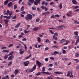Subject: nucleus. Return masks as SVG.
Returning a JSON list of instances; mask_svg holds the SVG:
<instances>
[{
  "label": "nucleus",
  "instance_id": "obj_1",
  "mask_svg": "<svg viewBox=\"0 0 79 79\" xmlns=\"http://www.w3.org/2000/svg\"><path fill=\"white\" fill-rule=\"evenodd\" d=\"M25 19L27 21H29L30 20H32V15L30 14H28L27 15V16L25 17Z\"/></svg>",
  "mask_w": 79,
  "mask_h": 79
},
{
  "label": "nucleus",
  "instance_id": "obj_2",
  "mask_svg": "<svg viewBox=\"0 0 79 79\" xmlns=\"http://www.w3.org/2000/svg\"><path fill=\"white\" fill-rule=\"evenodd\" d=\"M42 0H36L35 1V2H34V5H36V6H37L38 5V4H40V1Z\"/></svg>",
  "mask_w": 79,
  "mask_h": 79
},
{
  "label": "nucleus",
  "instance_id": "obj_3",
  "mask_svg": "<svg viewBox=\"0 0 79 79\" xmlns=\"http://www.w3.org/2000/svg\"><path fill=\"white\" fill-rule=\"evenodd\" d=\"M36 63L37 64H38V66L39 68H40L41 65H43V64L40 63L39 61H38L37 60H36Z\"/></svg>",
  "mask_w": 79,
  "mask_h": 79
},
{
  "label": "nucleus",
  "instance_id": "obj_4",
  "mask_svg": "<svg viewBox=\"0 0 79 79\" xmlns=\"http://www.w3.org/2000/svg\"><path fill=\"white\" fill-rule=\"evenodd\" d=\"M29 61H25L23 62L24 65L25 66H28V64H29Z\"/></svg>",
  "mask_w": 79,
  "mask_h": 79
},
{
  "label": "nucleus",
  "instance_id": "obj_5",
  "mask_svg": "<svg viewBox=\"0 0 79 79\" xmlns=\"http://www.w3.org/2000/svg\"><path fill=\"white\" fill-rule=\"evenodd\" d=\"M70 74L71 75H70V72L68 71L67 74V76L68 77H69V76L70 75V77H73V75H72V72H70Z\"/></svg>",
  "mask_w": 79,
  "mask_h": 79
},
{
  "label": "nucleus",
  "instance_id": "obj_6",
  "mask_svg": "<svg viewBox=\"0 0 79 79\" xmlns=\"http://www.w3.org/2000/svg\"><path fill=\"white\" fill-rule=\"evenodd\" d=\"M13 5V2H11L7 4V7L9 8V7H12V5Z\"/></svg>",
  "mask_w": 79,
  "mask_h": 79
},
{
  "label": "nucleus",
  "instance_id": "obj_7",
  "mask_svg": "<svg viewBox=\"0 0 79 79\" xmlns=\"http://www.w3.org/2000/svg\"><path fill=\"white\" fill-rule=\"evenodd\" d=\"M64 27H65V26H64L63 25L59 26L58 28L59 30L60 31V30H61V29H63Z\"/></svg>",
  "mask_w": 79,
  "mask_h": 79
},
{
  "label": "nucleus",
  "instance_id": "obj_8",
  "mask_svg": "<svg viewBox=\"0 0 79 79\" xmlns=\"http://www.w3.org/2000/svg\"><path fill=\"white\" fill-rule=\"evenodd\" d=\"M14 57V56H13L11 55L8 57V60H12V59H13Z\"/></svg>",
  "mask_w": 79,
  "mask_h": 79
},
{
  "label": "nucleus",
  "instance_id": "obj_9",
  "mask_svg": "<svg viewBox=\"0 0 79 79\" xmlns=\"http://www.w3.org/2000/svg\"><path fill=\"white\" fill-rule=\"evenodd\" d=\"M10 1V0H6L4 2V5H6L8 3V2Z\"/></svg>",
  "mask_w": 79,
  "mask_h": 79
},
{
  "label": "nucleus",
  "instance_id": "obj_10",
  "mask_svg": "<svg viewBox=\"0 0 79 79\" xmlns=\"http://www.w3.org/2000/svg\"><path fill=\"white\" fill-rule=\"evenodd\" d=\"M41 73H43V74H47V75H50L51 74V73H49L48 72H42Z\"/></svg>",
  "mask_w": 79,
  "mask_h": 79
},
{
  "label": "nucleus",
  "instance_id": "obj_11",
  "mask_svg": "<svg viewBox=\"0 0 79 79\" xmlns=\"http://www.w3.org/2000/svg\"><path fill=\"white\" fill-rule=\"evenodd\" d=\"M54 73L56 74H63V73L62 72H54Z\"/></svg>",
  "mask_w": 79,
  "mask_h": 79
},
{
  "label": "nucleus",
  "instance_id": "obj_12",
  "mask_svg": "<svg viewBox=\"0 0 79 79\" xmlns=\"http://www.w3.org/2000/svg\"><path fill=\"white\" fill-rule=\"evenodd\" d=\"M41 8L44 9V10H45V11H48V9L44 6H41Z\"/></svg>",
  "mask_w": 79,
  "mask_h": 79
},
{
  "label": "nucleus",
  "instance_id": "obj_13",
  "mask_svg": "<svg viewBox=\"0 0 79 79\" xmlns=\"http://www.w3.org/2000/svg\"><path fill=\"white\" fill-rule=\"evenodd\" d=\"M19 54H21V55H23V53H24V51H23L22 49H20L19 50Z\"/></svg>",
  "mask_w": 79,
  "mask_h": 79
},
{
  "label": "nucleus",
  "instance_id": "obj_14",
  "mask_svg": "<svg viewBox=\"0 0 79 79\" xmlns=\"http://www.w3.org/2000/svg\"><path fill=\"white\" fill-rule=\"evenodd\" d=\"M70 43V41H69L67 40L65 43L63 44L64 45H66L68 44H69Z\"/></svg>",
  "mask_w": 79,
  "mask_h": 79
},
{
  "label": "nucleus",
  "instance_id": "obj_15",
  "mask_svg": "<svg viewBox=\"0 0 79 79\" xmlns=\"http://www.w3.org/2000/svg\"><path fill=\"white\" fill-rule=\"evenodd\" d=\"M19 73V71L18 69H16L15 71V75L18 74V73Z\"/></svg>",
  "mask_w": 79,
  "mask_h": 79
},
{
  "label": "nucleus",
  "instance_id": "obj_16",
  "mask_svg": "<svg viewBox=\"0 0 79 79\" xmlns=\"http://www.w3.org/2000/svg\"><path fill=\"white\" fill-rule=\"evenodd\" d=\"M38 30L39 27H37L34 28L33 29V31H37Z\"/></svg>",
  "mask_w": 79,
  "mask_h": 79
},
{
  "label": "nucleus",
  "instance_id": "obj_17",
  "mask_svg": "<svg viewBox=\"0 0 79 79\" xmlns=\"http://www.w3.org/2000/svg\"><path fill=\"white\" fill-rule=\"evenodd\" d=\"M5 77H2V79H9V77H8V75L6 76Z\"/></svg>",
  "mask_w": 79,
  "mask_h": 79
},
{
  "label": "nucleus",
  "instance_id": "obj_18",
  "mask_svg": "<svg viewBox=\"0 0 79 79\" xmlns=\"http://www.w3.org/2000/svg\"><path fill=\"white\" fill-rule=\"evenodd\" d=\"M9 13H10V10H7V12L6 13H4V15H8V14H9Z\"/></svg>",
  "mask_w": 79,
  "mask_h": 79
},
{
  "label": "nucleus",
  "instance_id": "obj_19",
  "mask_svg": "<svg viewBox=\"0 0 79 79\" xmlns=\"http://www.w3.org/2000/svg\"><path fill=\"white\" fill-rule=\"evenodd\" d=\"M8 55H5L4 56V60H6L7 58H8Z\"/></svg>",
  "mask_w": 79,
  "mask_h": 79
},
{
  "label": "nucleus",
  "instance_id": "obj_20",
  "mask_svg": "<svg viewBox=\"0 0 79 79\" xmlns=\"http://www.w3.org/2000/svg\"><path fill=\"white\" fill-rule=\"evenodd\" d=\"M72 3H73L74 5H76V4H77V2L76 0H72Z\"/></svg>",
  "mask_w": 79,
  "mask_h": 79
},
{
  "label": "nucleus",
  "instance_id": "obj_21",
  "mask_svg": "<svg viewBox=\"0 0 79 79\" xmlns=\"http://www.w3.org/2000/svg\"><path fill=\"white\" fill-rule=\"evenodd\" d=\"M37 67V65H35L32 68V69L33 71H35V69H36V67Z\"/></svg>",
  "mask_w": 79,
  "mask_h": 79
},
{
  "label": "nucleus",
  "instance_id": "obj_22",
  "mask_svg": "<svg viewBox=\"0 0 79 79\" xmlns=\"http://www.w3.org/2000/svg\"><path fill=\"white\" fill-rule=\"evenodd\" d=\"M53 39H54V40H58V38H57V37L55 36V35H54V36L53 37Z\"/></svg>",
  "mask_w": 79,
  "mask_h": 79
},
{
  "label": "nucleus",
  "instance_id": "obj_23",
  "mask_svg": "<svg viewBox=\"0 0 79 79\" xmlns=\"http://www.w3.org/2000/svg\"><path fill=\"white\" fill-rule=\"evenodd\" d=\"M37 41L39 43H40V42H41V38L38 37L37 39Z\"/></svg>",
  "mask_w": 79,
  "mask_h": 79
},
{
  "label": "nucleus",
  "instance_id": "obj_24",
  "mask_svg": "<svg viewBox=\"0 0 79 79\" xmlns=\"http://www.w3.org/2000/svg\"><path fill=\"white\" fill-rule=\"evenodd\" d=\"M20 25H21V23H18V24L17 25H16L15 26V28H17L18 27H19V26H20Z\"/></svg>",
  "mask_w": 79,
  "mask_h": 79
},
{
  "label": "nucleus",
  "instance_id": "obj_25",
  "mask_svg": "<svg viewBox=\"0 0 79 79\" xmlns=\"http://www.w3.org/2000/svg\"><path fill=\"white\" fill-rule=\"evenodd\" d=\"M62 8H63V6H62V3H61L59 5V8L60 9H61Z\"/></svg>",
  "mask_w": 79,
  "mask_h": 79
},
{
  "label": "nucleus",
  "instance_id": "obj_26",
  "mask_svg": "<svg viewBox=\"0 0 79 79\" xmlns=\"http://www.w3.org/2000/svg\"><path fill=\"white\" fill-rule=\"evenodd\" d=\"M66 41V40L65 39H62L60 41V43H63L64 42Z\"/></svg>",
  "mask_w": 79,
  "mask_h": 79
},
{
  "label": "nucleus",
  "instance_id": "obj_27",
  "mask_svg": "<svg viewBox=\"0 0 79 79\" xmlns=\"http://www.w3.org/2000/svg\"><path fill=\"white\" fill-rule=\"evenodd\" d=\"M12 63H13V62L11 61L9 62V64H8V66H11V64H12Z\"/></svg>",
  "mask_w": 79,
  "mask_h": 79
},
{
  "label": "nucleus",
  "instance_id": "obj_28",
  "mask_svg": "<svg viewBox=\"0 0 79 79\" xmlns=\"http://www.w3.org/2000/svg\"><path fill=\"white\" fill-rule=\"evenodd\" d=\"M24 6H22L21 8V11H24Z\"/></svg>",
  "mask_w": 79,
  "mask_h": 79
},
{
  "label": "nucleus",
  "instance_id": "obj_29",
  "mask_svg": "<svg viewBox=\"0 0 79 79\" xmlns=\"http://www.w3.org/2000/svg\"><path fill=\"white\" fill-rule=\"evenodd\" d=\"M74 61H76V63H79V60L78 59H74L73 60Z\"/></svg>",
  "mask_w": 79,
  "mask_h": 79
},
{
  "label": "nucleus",
  "instance_id": "obj_30",
  "mask_svg": "<svg viewBox=\"0 0 79 79\" xmlns=\"http://www.w3.org/2000/svg\"><path fill=\"white\" fill-rule=\"evenodd\" d=\"M14 53V52L12 51L8 55L9 56H10V55H13Z\"/></svg>",
  "mask_w": 79,
  "mask_h": 79
},
{
  "label": "nucleus",
  "instance_id": "obj_31",
  "mask_svg": "<svg viewBox=\"0 0 79 79\" xmlns=\"http://www.w3.org/2000/svg\"><path fill=\"white\" fill-rule=\"evenodd\" d=\"M4 21L5 24H8L9 21L8 20L5 19Z\"/></svg>",
  "mask_w": 79,
  "mask_h": 79
},
{
  "label": "nucleus",
  "instance_id": "obj_32",
  "mask_svg": "<svg viewBox=\"0 0 79 79\" xmlns=\"http://www.w3.org/2000/svg\"><path fill=\"white\" fill-rule=\"evenodd\" d=\"M17 8V5H16V4H15V5H14V10H16Z\"/></svg>",
  "mask_w": 79,
  "mask_h": 79
},
{
  "label": "nucleus",
  "instance_id": "obj_33",
  "mask_svg": "<svg viewBox=\"0 0 79 79\" xmlns=\"http://www.w3.org/2000/svg\"><path fill=\"white\" fill-rule=\"evenodd\" d=\"M75 55L76 57H79V53H75Z\"/></svg>",
  "mask_w": 79,
  "mask_h": 79
},
{
  "label": "nucleus",
  "instance_id": "obj_34",
  "mask_svg": "<svg viewBox=\"0 0 79 79\" xmlns=\"http://www.w3.org/2000/svg\"><path fill=\"white\" fill-rule=\"evenodd\" d=\"M13 45H14L13 44H9L8 47H9V48H10V47H13Z\"/></svg>",
  "mask_w": 79,
  "mask_h": 79
},
{
  "label": "nucleus",
  "instance_id": "obj_35",
  "mask_svg": "<svg viewBox=\"0 0 79 79\" xmlns=\"http://www.w3.org/2000/svg\"><path fill=\"white\" fill-rule=\"evenodd\" d=\"M50 60H52V61H54V60H55V59L54 58V57H50Z\"/></svg>",
  "mask_w": 79,
  "mask_h": 79
},
{
  "label": "nucleus",
  "instance_id": "obj_36",
  "mask_svg": "<svg viewBox=\"0 0 79 79\" xmlns=\"http://www.w3.org/2000/svg\"><path fill=\"white\" fill-rule=\"evenodd\" d=\"M78 42H79V39L77 40L75 43V45H77V43H78Z\"/></svg>",
  "mask_w": 79,
  "mask_h": 79
},
{
  "label": "nucleus",
  "instance_id": "obj_37",
  "mask_svg": "<svg viewBox=\"0 0 79 79\" xmlns=\"http://www.w3.org/2000/svg\"><path fill=\"white\" fill-rule=\"evenodd\" d=\"M28 1H29V2H30L31 3H32L34 2V0H29Z\"/></svg>",
  "mask_w": 79,
  "mask_h": 79
},
{
  "label": "nucleus",
  "instance_id": "obj_38",
  "mask_svg": "<svg viewBox=\"0 0 79 79\" xmlns=\"http://www.w3.org/2000/svg\"><path fill=\"white\" fill-rule=\"evenodd\" d=\"M49 31L50 32V33L51 34H54V32H53L52 31V30H49Z\"/></svg>",
  "mask_w": 79,
  "mask_h": 79
},
{
  "label": "nucleus",
  "instance_id": "obj_39",
  "mask_svg": "<svg viewBox=\"0 0 79 79\" xmlns=\"http://www.w3.org/2000/svg\"><path fill=\"white\" fill-rule=\"evenodd\" d=\"M66 15H67V16L70 17H71L72 16V15H71L69 14V13H67Z\"/></svg>",
  "mask_w": 79,
  "mask_h": 79
},
{
  "label": "nucleus",
  "instance_id": "obj_40",
  "mask_svg": "<svg viewBox=\"0 0 79 79\" xmlns=\"http://www.w3.org/2000/svg\"><path fill=\"white\" fill-rule=\"evenodd\" d=\"M50 13L49 11H46L45 12V14L46 15H49Z\"/></svg>",
  "mask_w": 79,
  "mask_h": 79
},
{
  "label": "nucleus",
  "instance_id": "obj_41",
  "mask_svg": "<svg viewBox=\"0 0 79 79\" xmlns=\"http://www.w3.org/2000/svg\"><path fill=\"white\" fill-rule=\"evenodd\" d=\"M31 57V55H29L28 56L26 57V60H27V59H28L29 58H30V57Z\"/></svg>",
  "mask_w": 79,
  "mask_h": 79
},
{
  "label": "nucleus",
  "instance_id": "obj_42",
  "mask_svg": "<svg viewBox=\"0 0 79 79\" xmlns=\"http://www.w3.org/2000/svg\"><path fill=\"white\" fill-rule=\"evenodd\" d=\"M22 41H26V40H27V39H26V38H23L22 39Z\"/></svg>",
  "mask_w": 79,
  "mask_h": 79
},
{
  "label": "nucleus",
  "instance_id": "obj_43",
  "mask_svg": "<svg viewBox=\"0 0 79 79\" xmlns=\"http://www.w3.org/2000/svg\"><path fill=\"white\" fill-rule=\"evenodd\" d=\"M24 33H25V34H27V33H29V31H27L26 30H25L24 31Z\"/></svg>",
  "mask_w": 79,
  "mask_h": 79
},
{
  "label": "nucleus",
  "instance_id": "obj_44",
  "mask_svg": "<svg viewBox=\"0 0 79 79\" xmlns=\"http://www.w3.org/2000/svg\"><path fill=\"white\" fill-rule=\"evenodd\" d=\"M77 33H78V32H77V31H76L75 32H74V34L76 35H78V34H77Z\"/></svg>",
  "mask_w": 79,
  "mask_h": 79
},
{
  "label": "nucleus",
  "instance_id": "obj_45",
  "mask_svg": "<svg viewBox=\"0 0 79 79\" xmlns=\"http://www.w3.org/2000/svg\"><path fill=\"white\" fill-rule=\"evenodd\" d=\"M40 74H41V73L40 72L36 74V76H40Z\"/></svg>",
  "mask_w": 79,
  "mask_h": 79
},
{
  "label": "nucleus",
  "instance_id": "obj_46",
  "mask_svg": "<svg viewBox=\"0 0 79 79\" xmlns=\"http://www.w3.org/2000/svg\"><path fill=\"white\" fill-rule=\"evenodd\" d=\"M54 35H55V36H56V37H58V34L56 32L55 33H54Z\"/></svg>",
  "mask_w": 79,
  "mask_h": 79
},
{
  "label": "nucleus",
  "instance_id": "obj_47",
  "mask_svg": "<svg viewBox=\"0 0 79 79\" xmlns=\"http://www.w3.org/2000/svg\"><path fill=\"white\" fill-rule=\"evenodd\" d=\"M54 55H56L57 54V53H58V52L55 51L54 52Z\"/></svg>",
  "mask_w": 79,
  "mask_h": 79
},
{
  "label": "nucleus",
  "instance_id": "obj_48",
  "mask_svg": "<svg viewBox=\"0 0 79 79\" xmlns=\"http://www.w3.org/2000/svg\"><path fill=\"white\" fill-rule=\"evenodd\" d=\"M16 18H17L16 16L15 15V16H14V17H13L12 19H16Z\"/></svg>",
  "mask_w": 79,
  "mask_h": 79
},
{
  "label": "nucleus",
  "instance_id": "obj_49",
  "mask_svg": "<svg viewBox=\"0 0 79 79\" xmlns=\"http://www.w3.org/2000/svg\"><path fill=\"white\" fill-rule=\"evenodd\" d=\"M1 50H3V49H6V47H3L2 48H1Z\"/></svg>",
  "mask_w": 79,
  "mask_h": 79
},
{
  "label": "nucleus",
  "instance_id": "obj_50",
  "mask_svg": "<svg viewBox=\"0 0 79 79\" xmlns=\"http://www.w3.org/2000/svg\"><path fill=\"white\" fill-rule=\"evenodd\" d=\"M75 9H77V8H79V6H76L74 7Z\"/></svg>",
  "mask_w": 79,
  "mask_h": 79
},
{
  "label": "nucleus",
  "instance_id": "obj_51",
  "mask_svg": "<svg viewBox=\"0 0 79 79\" xmlns=\"http://www.w3.org/2000/svg\"><path fill=\"white\" fill-rule=\"evenodd\" d=\"M79 68V66L78 65H77L76 67V69H78Z\"/></svg>",
  "mask_w": 79,
  "mask_h": 79
},
{
  "label": "nucleus",
  "instance_id": "obj_52",
  "mask_svg": "<svg viewBox=\"0 0 79 79\" xmlns=\"http://www.w3.org/2000/svg\"><path fill=\"white\" fill-rule=\"evenodd\" d=\"M39 21H40V19L38 18V19H36V22H39Z\"/></svg>",
  "mask_w": 79,
  "mask_h": 79
},
{
  "label": "nucleus",
  "instance_id": "obj_53",
  "mask_svg": "<svg viewBox=\"0 0 79 79\" xmlns=\"http://www.w3.org/2000/svg\"><path fill=\"white\" fill-rule=\"evenodd\" d=\"M45 67H43L42 68V71H45Z\"/></svg>",
  "mask_w": 79,
  "mask_h": 79
},
{
  "label": "nucleus",
  "instance_id": "obj_54",
  "mask_svg": "<svg viewBox=\"0 0 79 79\" xmlns=\"http://www.w3.org/2000/svg\"><path fill=\"white\" fill-rule=\"evenodd\" d=\"M23 37V36L22 35H19L18 36V38L21 39V37Z\"/></svg>",
  "mask_w": 79,
  "mask_h": 79
},
{
  "label": "nucleus",
  "instance_id": "obj_55",
  "mask_svg": "<svg viewBox=\"0 0 79 79\" xmlns=\"http://www.w3.org/2000/svg\"><path fill=\"white\" fill-rule=\"evenodd\" d=\"M45 42H46L47 43H50V42H49V40L47 39L46 41H45Z\"/></svg>",
  "mask_w": 79,
  "mask_h": 79
},
{
  "label": "nucleus",
  "instance_id": "obj_56",
  "mask_svg": "<svg viewBox=\"0 0 79 79\" xmlns=\"http://www.w3.org/2000/svg\"><path fill=\"white\" fill-rule=\"evenodd\" d=\"M11 18V17L8 16L7 17V19H10Z\"/></svg>",
  "mask_w": 79,
  "mask_h": 79
},
{
  "label": "nucleus",
  "instance_id": "obj_57",
  "mask_svg": "<svg viewBox=\"0 0 79 79\" xmlns=\"http://www.w3.org/2000/svg\"><path fill=\"white\" fill-rule=\"evenodd\" d=\"M21 13L22 14H23L24 15V14H26V12H25V11H23Z\"/></svg>",
  "mask_w": 79,
  "mask_h": 79
},
{
  "label": "nucleus",
  "instance_id": "obj_58",
  "mask_svg": "<svg viewBox=\"0 0 79 79\" xmlns=\"http://www.w3.org/2000/svg\"><path fill=\"white\" fill-rule=\"evenodd\" d=\"M75 39H79V36H78L77 35V36H75Z\"/></svg>",
  "mask_w": 79,
  "mask_h": 79
},
{
  "label": "nucleus",
  "instance_id": "obj_59",
  "mask_svg": "<svg viewBox=\"0 0 79 79\" xmlns=\"http://www.w3.org/2000/svg\"><path fill=\"white\" fill-rule=\"evenodd\" d=\"M45 61L46 62L48 61V58H46L45 59Z\"/></svg>",
  "mask_w": 79,
  "mask_h": 79
},
{
  "label": "nucleus",
  "instance_id": "obj_60",
  "mask_svg": "<svg viewBox=\"0 0 79 79\" xmlns=\"http://www.w3.org/2000/svg\"><path fill=\"white\" fill-rule=\"evenodd\" d=\"M32 9L33 10H36V8H35V7H32Z\"/></svg>",
  "mask_w": 79,
  "mask_h": 79
},
{
  "label": "nucleus",
  "instance_id": "obj_61",
  "mask_svg": "<svg viewBox=\"0 0 79 79\" xmlns=\"http://www.w3.org/2000/svg\"><path fill=\"white\" fill-rule=\"evenodd\" d=\"M55 16L56 17L58 18V17H60V15H55Z\"/></svg>",
  "mask_w": 79,
  "mask_h": 79
},
{
  "label": "nucleus",
  "instance_id": "obj_62",
  "mask_svg": "<svg viewBox=\"0 0 79 79\" xmlns=\"http://www.w3.org/2000/svg\"><path fill=\"white\" fill-rule=\"evenodd\" d=\"M28 5L29 6H31V5H32V3L28 2Z\"/></svg>",
  "mask_w": 79,
  "mask_h": 79
},
{
  "label": "nucleus",
  "instance_id": "obj_63",
  "mask_svg": "<svg viewBox=\"0 0 79 79\" xmlns=\"http://www.w3.org/2000/svg\"><path fill=\"white\" fill-rule=\"evenodd\" d=\"M35 48H38V47H37V44H35Z\"/></svg>",
  "mask_w": 79,
  "mask_h": 79
},
{
  "label": "nucleus",
  "instance_id": "obj_64",
  "mask_svg": "<svg viewBox=\"0 0 79 79\" xmlns=\"http://www.w3.org/2000/svg\"><path fill=\"white\" fill-rule=\"evenodd\" d=\"M47 79H53V78L52 77H48Z\"/></svg>",
  "mask_w": 79,
  "mask_h": 79
}]
</instances>
